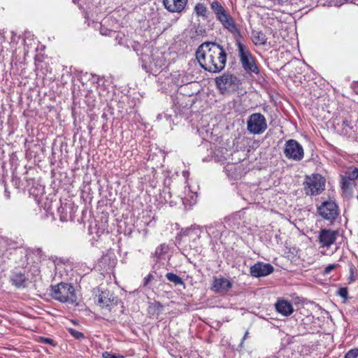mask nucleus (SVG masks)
<instances>
[{"label":"nucleus","instance_id":"obj_29","mask_svg":"<svg viewBox=\"0 0 358 358\" xmlns=\"http://www.w3.org/2000/svg\"><path fill=\"white\" fill-rule=\"evenodd\" d=\"M357 0H336V3L338 4V5H343L345 3H355V2L357 1Z\"/></svg>","mask_w":358,"mask_h":358},{"label":"nucleus","instance_id":"obj_21","mask_svg":"<svg viewBox=\"0 0 358 358\" xmlns=\"http://www.w3.org/2000/svg\"><path fill=\"white\" fill-rule=\"evenodd\" d=\"M194 11L198 16L206 17L207 8L203 3H197L194 7Z\"/></svg>","mask_w":358,"mask_h":358},{"label":"nucleus","instance_id":"obj_33","mask_svg":"<svg viewBox=\"0 0 358 358\" xmlns=\"http://www.w3.org/2000/svg\"><path fill=\"white\" fill-rule=\"evenodd\" d=\"M343 125L345 127H350L349 122L347 120H343Z\"/></svg>","mask_w":358,"mask_h":358},{"label":"nucleus","instance_id":"obj_34","mask_svg":"<svg viewBox=\"0 0 358 358\" xmlns=\"http://www.w3.org/2000/svg\"><path fill=\"white\" fill-rule=\"evenodd\" d=\"M142 68L146 71L148 72V67L145 64H142Z\"/></svg>","mask_w":358,"mask_h":358},{"label":"nucleus","instance_id":"obj_16","mask_svg":"<svg viewBox=\"0 0 358 358\" xmlns=\"http://www.w3.org/2000/svg\"><path fill=\"white\" fill-rule=\"evenodd\" d=\"M356 186L355 181H351L349 179L341 176V187L343 193L347 196H351L353 188Z\"/></svg>","mask_w":358,"mask_h":358},{"label":"nucleus","instance_id":"obj_25","mask_svg":"<svg viewBox=\"0 0 358 358\" xmlns=\"http://www.w3.org/2000/svg\"><path fill=\"white\" fill-rule=\"evenodd\" d=\"M345 358H358V349H352L345 355Z\"/></svg>","mask_w":358,"mask_h":358},{"label":"nucleus","instance_id":"obj_32","mask_svg":"<svg viewBox=\"0 0 358 358\" xmlns=\"http://www.w3.org/2000/svg\"><path fill=\"white\" fill-rule=\"evenodd\" d=\"M248 331H247L245 333V335L241 341V344L242 345L243 341L246 339V338L248 337Z\"/></svg>","mask_w":358,"mask_h":358},{"label":"nucleus","instance_id":"obj_26","mask_svg":"<svg viewBox=\"0 0 358 358\" xmlns=\"http://www.w3.org/2000/svg\"><path fill=\"white\" fill-rule=\"evenodd\" d=\"M39 341L42 343L49 344V345H55V341L52 338H50L40 337Z\"/></svg>","mask_w":358,"mask_h":358},{"label":"nucleus","instance_id":"obj_4","mask_svg":"<svg viewBox=\"0 0 358 358\" xmlns=\"http://www.w3.org/2000/svg\"><path fill=\"white\" fill-rule=\"evenodd\" d=\"M51 295L52 298L62 303H73L76 301L74 288L68 283L62 282L52 287Z\"/></svg>","mask_w":358,"mask_h":358},{"label":"nucleus","instance_id":"obj_11","mask_svg":"<svg viewBox=\"0 0 358 358\" xmlns=\"http://www.w3.org/2000/svg\"><path fill=\"white\" fill-rule=\"evenodd\" d=\"M94 299L95 301H97L100 307L103 308H106L110 310V307L117 304L115 297L109 291H101Z\"/></svg>","mask_w":358,"mask_h":358},{"label":"nucleus","instance_id":"obj_13","mask_svg":"<svg viewBox=\"0 0 358 358\" xmlns=\"http://www.w3.org/2000/svg\"><path fill=\"white\" fill-rule=\"evenodd\" d=\"M188 0H163L165 8L171 13H182Z\"/></svg>","mask_w":358,"mask_h":358},{"label":"nucleus","instance_id":"obj_35","mask_svg":"<svg viewBox=\"0 0 358 358\" xmlns=\"http://www.w3.org/2000/svg\"><path fill=\"white\" fill-rule=\"evenodd\" d=\"M350 282H352V281H354V280H355V279H354V277H353L352 274L350 275Z\"/></svg>","mask_w":358,"mask_h":358},{"label":"nucleus","instance_id":"obj_36","mask_svg":"<svg viewBox=\"0 0 358 358\" xmlns=\"http://www.w3.org/2000/svg\"><path fill=\"white\" fill-rule=\"evenodd\" d=\"M357 199H358V196H357Z\"/></svg>","mask_w":358,"mask_h":358},{"label":"nucleus","instance_id":"obj_37","mask_svg":"<svg viewBox=\"0 0 358 358\" xmlns=\"http://www.w3.org/2000/svg\"><path fill=\"white\" fill-rule=\"evenodd\" d=\"M0 358H1V357H0Z\"/></svg>","mask_w":358,"mask_h":358},{"label":"nucleus","instance_id":"obj_15","mask_svg":"<svg viewBox=\"0 0 358 358\" xmlns=\"http://www.w3.org/2000/svg\"><path fill=\"white\" fill-rule=\"evenodd\" d=\"M275 308L278 313L285 316L290 315L294 311L292 304L286 300L278 301Z\"/></svg>","mask_w":358,"mask_h":358},{"label":"nucleus","instance_id":"obj_3","mask_svg":"<svg viewBox=\"0 0 358 358\" xmlns=\"http://www.w3.org/2000/svg\"><path fill=\"white\" fill-rule=\"evenodd\" d=\"M236 46L240 63L248 74H259V69L257 64L255 57L252 55L247 45L239 39H236Z\"/></svg>","mask_w":358,"mask_h":358},{"label":"nucleus","instance_id":"obj_24","mask_svg":"<svg viewBox=\"0 0 358 358\" xmlns=\"http://www.w3.org/2000/svg\"><path fill=\"white\" fill-rule=\"evenodd\" d=\"M103 358H124V356L121 355H115L113 354L111 352L106 351L102 353Z\"/></svg>","mask_w":358,"mask_h":358},{"label":"nucleus","instance_id":"obj_8","mask_svg":"<svg viewBox=\"0 0 358 358\" xmlns=\"http://www.w3.org/2000/svg\"><path fill=\"white\" fill-rule=\"evenodd\" d=\"M317 213L323 219L332 223L339 215L338 206L335 201L329 200L317 207Z\"/></svg>","mask_w":358,"mask_h":358},{"label":"nucleus","instance_id":"obj_6","mask_svg":"<svg viewBox=\"0 0 358 358\" xmlns=\"http://www.w3.org/2000/svg\"><path fill=\"white\" fill-rule=\"evenodd\" d=\"M215 84L222 94H225L229 89H238L240 80L230 73H224L215 78Z\"/></svg>","mask_w":358,"mask_h":358},{"label":"nucleus","instance_id":"obj_5","mask_svg":"<svg viewBox=\"0 0 358 358\" xmlns=\"http://www.w3.org/2000/svg\"><path fill=\"white\" fill-rule=\"evenodd\" d=\"M325 180L320 174L307 176L303 182V189L306 195H318L324 189Z\"/></svg>","mask_w":358,"mask_h":358},{"label":"nucleus","instance_id":"obj_22","mask_svg":"<svg viewBox=\"0 0 358 358\" xmlns=\"http://www.w3.org/2000/svg\"><path fill=\"white\" fill-rule=\"evenodd\" d=\"M67 331L73 338L76 339H82L85 337L84 334L82 332L78 331L74 329L68 328Z\"/></svg>","mask_w":358,"mask_h":358},{"label":"nucleus","instance_id":"obj_10","mask_svg":"<svg viewBox=\"0 0 358 358\" xmlns=\"http://www.w3.org/2000/svg\"><path fill=\"white\" fill-rule=\"evenodd\" d=\"M338 236V231L331 229H322L320 230L318 239L322 247L329 248L333 245Z\"/></svg>","mask_w":358,"mask_h":358},{"label":"nucleus","instance_id":"obj_9","mask_svg":"<svg viewBox=\"0 0 358 358\" xmlns=\"http://www.w3.org/2000/svg\"><path fill=\"white\" fill-rule=\"evenodd\" d=\"M283 153L288 159L296 162L301 161L304 156L303 147L294 139L285 142Z\"/></svg>","mask_w":358,"mask_h":358},{"label":"nucleus","instance_id":"obj_30","mask_svg":"<svg viewBox=\"0 0 358 358\" xmlns=\"http://www.w3.org/2000/svg\"><path fill=\"white\" fill-rule=\"evenodd\" d=\"M100 32H101V34L102 35H106H106L110 34V33H112L113 31L108 30L107 29H102L101 28Z\"/></svg>","mask_w":358,"mask_h":358},{"label":"nucleus","instance_id":"obj_17","mask_svg":"<svg viewBox=\"0 0 358 358\" xmlns=\"http://www.w3.org/2000/svg\"><path fill=\"white\" fill-rule=\"evenodd\" d=\"M27 280V279L24 274L20 272L14 273L11 277V281L13 282V284L19 288L25 287Z\"/></svg>","mask_w":358,"mask_h":358},{"label":"nucleus","instance_id":"obj_20","mask_svg":"<svg viewBox=\"0 0 358 358\" xmlns=\"http://www.w3.org/2000/svg\"><path fill=\"white\" fill-rule=\"evenodd\" d=\"M343 176L351 181H355L357 178H358V169L355 167L350 168Z\"/></svg>","mask_w":358,"mask_h":358},{"label":"nucleus","instance_id":"obj_18","mask_svg":"<svg viewBox=\"0 0 358 358\" xmlns=\"http://www.w3.org/2000/svg\"><path fill=\"white\" fill-rule=\"evenodd\" d=\"M252 41L255 45H264L266 43V36L262 31H253Z\"/></svg>","mask_w":358,"mask_h":358},{"label":"nucleus","instance_id":"obj_19","mask_svg":"<svg viewBox=\"0 0 358 358\" xmlns=\"http://www.w3.org/2000/svg\"><path fill=\"white\" fill-rule=\"evenodd\" d=\"M166 278L169 281L173 282L175 285H182L183 287L185 286V283L182 279L175 273H167L166 274Z\"/></svg>","mask_w":358,"mask_h":358},{"label":"nucleus","instance_id":"obj_12","mask_svg":"<svg viewBox=\"0 0 358 358\" xmlns=\"http://www.w3.org/2000/svg\"><path fill=\"white\" fill-rule=\"evenodd\" d=\"M274 271L273 266L270 264L257 262L250 267V274L255 278L266 276Z\"/></svg>","mask_w":358,"mask_h":358},{"label":"nucleus","instance_id":"obj_2","mask_svg":"<svg viewBox=\"0 0 358 358\" xmlns=\"http://www.w3.org/2000/svg\"><path fill=\"white\" fill-rule=\"evenodd\" d=\"M210 8L222 27L234 36L236 41V39L240 40V29L238 28L234 18L224 9L221 3L217 1H213L210 3Z\"/></svg>","mask_w":358,"mask_h":358},{"label":"nucleus","instance_id":"obj_23","mask_svg":"<svg viewBox=\"0 0 358 358\" xmlns=\"http://www.w3.org/2000/svg\"><path fill=\"white\" fill-rule=\"evenodd\" d=\"M338 294L345 301L348 299V291L347 287H341L338 290Z\"/></svg>","mask_w":358,"mask_h":358},{"label":"nucleus","instance_id":"obj_1","mask_svg":"<svg viewBox=\"0 0 358 358\" xmlns=\"http://www.w3.org/2000/svg\"><path fill=\"white\" fill-rule=\"evenodd\" d=\"M196 58L205 71L219 73L226 66L227 54L225 49L217 43L206 42L199 46Z\"/></svg>","mask_w":358,"mask_h":358},{"label":"nucleus","instance_id":"obj_14","mask_svg":"<svg viewBox=\"0 0 358 358\" xmlns=\"http://www.w3.org/2000/svg\"><path fill=\"white\" fill-rule=\"evenodd\" d=\"M232 287L231 281L225 278H213L212 289L215 293H225Z\"/></svg>","mask_w":358,"mask_h":358},{"label":"nucleus","instance_id":"obj_31","mask_svg":"<svg viewBox=\"0 0 358 358\" xmlns=\"http://www.w3.org/2000/svg\"><path fill=\"white\" fill-rule=\"evenodd\" d=\"M4 196L6 199H9L10 198V192L6 187H5L4 189Z\"/></svg>","mask_w":358,"mask_h":358},{"label":"nucleus","instance_id":"obj_7","mask_svg":"<svg viewBox=\"0 0 358 358\" xmlns=\"http://www.w3.org/2000/svg\"><path fill=\"white\" fill-rule=\"evenodd\" d=\"M247 129L250 134H261L267 129L265 117L259 113H252L247 121Z\"/></svg>","mask_w":358,"mask_h":358},{"label":"nucleus","instance_id":"obj_28","mask_svg":"<svg viewBox=\"0 0 358 358\" xmlns=\"http://www.w3.org/2000/svg\"><path fill=\"white\" fill-rule=\"evenodd\" d=\"M153 279L152 274L150 273L147 276H145L143 279V285L146 286L149 284V282Z\"/></svg>","mask_w":358,"mask_h":358},{"label":"nucleus","instance_id":"obj_27","mask_svg":"<svg viewBox=\"0 0 358 358\" xmlns=\"http://www.w3.org/2000/svg\"><path fill=\"white\" fill-rule=\"evenodd\" d=\"M336 266V264H329L324 270V274H329Z\"/></svg>","mask_w":358,"mask_h":358}]
</instances>
